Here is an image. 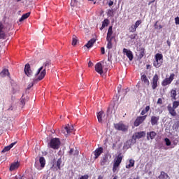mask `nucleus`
Masks as SVG:
<instances>
[{
  "instance_id": "b1692460",
  "label": "nucleus",
  "mask_w": 179,
  "mask_h": 179,
  "mask_svg": "<svg viewBox=\"0 0 179 179\" xmlns=\"http://www.w3.org/2000/svg\"><path fill=\"white\" fill-rule=\"evenodd\" d=\"M171 97L172 98V100H177V90L176 89H172L171 90Z\"/></svg>"
},
{
  "instance_id": "de8ad7c7",
  "label": "nucleus",
  "mask_w": 179,
  "mask_h": 179,
  "mask_svg": "<svg viewBox=\"0 0 179 179\" xmlns=\"http://www.w3.org/2000/svg\"><path fill=\"white\" fill-rule=\"evenodd\" d=\"M157 103V104H163V100H162V98H159Z\"/></svg>"
},
{
  "instance_id": "e433bc0d",
  "label": "nucleus",
  "mask_w": 179,
  "mask_h": 179,
  "mask_svg": "<svg viewBox=\"0 0 179 179\" xmlns=\"http://www.w3.org/2000/svg\"><path fill=\"white\" fill-rule=\"evenodd\" d=\"M109 23H110V21L108 19H105L102 22L103 27H107Z\"/></svg>"
},
{
  "instance_id": "79ce46f5",
  "label": "nucleus",
  "mask_w": 179,
  "mask_h": 179,
  "mask_svg": "<svg viewBox=\"0 0 179 179\" xmlns=\"http://www.w3.org/2000/svg\"><path fill=\"white\" fill-rule=\"evenodd\" d=\"M78 179H89V175L85 174V175L81 176L80 178H79Z\"/></svg>"
},
{
  "instance_id": "8fccbe9b",
  "label": "nucleus",
  "mask_w": 179,
  "mask_h": 179,
  "mask_svg": "<svg viewBox=\"0 0 179 179\" xmlns=\"http://www.w3.org/2000/svg\"><path fill=\"white\" fill-rule=\"evenodd\" d=\"M117 169H118V166H115V165L113 164V173H115Z\"/></svg>"
},
{
  "instance_id": "39448f33",
  "label": "nucleus",
  "mask_w": 179,
  "mask_h": 179,
  "mask_svg": "<svg viewBox=\"0 0 179 179\" xmlns=\"http://www.w3.org/2000/svg\"><path fill=\"white\" fill-rule=\"evenodd\" d=\"M176 76V74L171 73L169 76V78H165L164 80L162 82V86H167L169 85H171V82L174 80V78Z\"/></svg>"
},
{
  "instance_id": "a19ab883",
  "label": "nucleus",
  "mask_w": 179,
  "mask_h": 179,
  "mask_svg": "<svg viewBox=\"0 0 179 179\" xmlns=\"http://www.w3.org/2000/svg\"><path fill=\"white\" fill-rule=\"evenodd\" d=\"M165 142H166V146H170V145H171V141H170V139L167 138H165Z\"/></svg>"
},
{
  "instance_id": "393cba45",
  "label": "nucleus",
  "mask_w": 179,
  "mask_h": 179,
  "mask_svg": "<svg viewBox=\"0 0 179 179\" xmlns=\"http://www.w3.org/2000/svg\"><path fill=\"white\" fill-rule=\"evenodd\" d=\"M9 70L4 69L2 70V71L0 73V76L1 78H5V76H9Z\"/></svg>"
},
{
  "instance_id": "4d7b16f0",
  "label": "nucleus",
  "mask_w": 179,
  "mask_h": 179,
  "mask_svg": "<svg viewBox=\"0 0 179 179\" xmlns=\"http://www.w3.org/2000/svg\"><path fill=\"white\" fill-rule=\"evenodd\" d=\"M167 44L170 47V45H171V43L169 41H167Z\"/></svg>"
},
{
  "instance_id": "5fc2aeb1",
  "label": "nucleus",
  "mask_w": 179,
  "mask_h": 179,
  "mask_svg": "<svg viewBox=\"0 0 179 179\" xmlns=\"http://www.w3.org/2000/svg\"><path fill=\"white\" fill-rule=\"evenodd\" d=\"M69 153L70 155H72L73 153V148H71V149L69 150Z\"/></svg>"
},
{
  "instance_id": "680f3d73",
  "label": "nucleus",
  "mask_w": 179,
  "mask_h": 179,
  "mask_svg": "<svg viewBox=\"0 0 179 179\" xmlns=\"http://www.w3.org/2000/svg\"><path fill=\"white\" fill-rule=\"evenodd\" d=\"M118 178V176H115L114 178H113V179H117Z\"/></svg>"
},
{
  "instance_id": "6e6552de",
  "label": "nucleus",
  "mask_w": 179,
  "mask_h": 179,
  "mask_svg": "<svg viewBox=\"0 0 179 179\" xmlns=\"http://www.w3.org/2000/svg\"><path fill=\"white\" fill-rule=\"evenodd\" d=\"M145 136H146V131L136 132L133 135L132 139H134V141H136V139H141V138H145Z\"/></svg>"
},
{
  "instance_id": "3c124183",
  "label": "nucleus",
  "mask_w": 179,
  "mask_h": 179,
  "mask_svg": "<svg viewBox=\"0 0 179 179\" xmlns=\"http://www.w3.org/2000/svg\"><path fill=\"white\" fill-rule=\"evenodd\" d=\"M114 5V1L110 0L108 1V6H113Z\"/></svg>"
},
{
  "instance_id": "7c9ffc66",
  "label": "nucleus",
  "mask_w": 179,
  "mask_h": 179,
  "mask_svg": "<svg viewBox=\"0 0 179 179\" xmlns=\"http://www.w3.org/2000/svg\"><path fill=\"white\" fill-rule=\"evenodd\" d=\"M155 59H157V61H161V62L163 63V55L160 53H157L155 55Z\"/></svg>"
},
{
  "instance_id": "a878e982",
  "label": "nucleus",
  "mask_w": 179,
  "mask_h": 179,
  "mask_svg": "<svg viewBox=\"0 0 179 179\" xmlns=\"http://www.w3.org/2000/svg\"><path fill=\"white\" fill-rule=\"evenodd\" d=\"M153 65L155 68H160V66L163 65V63L160 60L155 59L153 62Z\"/></svg>"
},
{
  "instance_id": "864d4df0",
  "label": "nucleus",
  "mask_w": 179,
  "mask_h": 179,
  "mask_svg": "<svg viewBox=\"0 0 179 179\" xmlns=\"http://www.w3.org/2000/svg\"><path fill=\"white\" fill-rule=\"evenodd\" d=\"M88 66H89V68L93 66V62H92V61H90V62H88Z\"/></svg>"
},
{
  "instance_id": "ea45409f",
  "label": "nucleus",
  "mask_w": 179,
  "mask_h": 179,
  "mask_svg": "<svg viewBox=\"0 0 179 179\" xmlns=\"http://www.w3.org/2000/svg\"><path fill=\"white\" fill-rule=\"evenodd\" d=\"M136 29L137 28H135V25H131V27L129 28V30L131 33H134L136 31Z\"/></svg>"
},
{
  "instance_id": "4be33fe9",
  "label": "nucleus",
  "mask_w": 179,
  "mask_h": 179,
  "mask_svg": "<svg viewBox=\"0 0 179 179\" xmlns=\"http://www.w3.org/2000/svg\"><path fill=\"white\" fill-rule=\"evenodd\" d=\"M106 38H114V36H113V26L109 27Z\"/></svg>"
},
{
  "instance_id": "4468645a",
  "label": "nucleus",
  "mask_w": 179,
  "mask_h": 179,
  "mask_svg": "<svg viewBox=\"0 0 179 179\" xmlns=\"http://www.w3.org/2000/svg\"><path fill=\"white\" fill-rule=\"evenodd\" d=\"M167 109H168L169 114L172 117H176L177 115V112L176 111V109L174 108H173L171 104L168 105Z\"/></svg>"
},
{
  "instance_id": "49530a36",
  "label": "nucleus",
  "mask_w": 179,
  "mask_h": 179,
  "mask_svg": "<svg viewBox=\"0 0 179 179\" xmlns=\"http://www.w3.org/2000/svg\"><path fill=\"white\" fill-rule=\"evenodd\" d=\"M20 103L22 106H24V104H26V100L23 99V96L21 99Z\"/></svg>"
},
{
  "instance_id": "f704fd0d",
  "label": "nucleus",
  "mask_w": 179,
  "mask_h": 179,
  "mask_svg": "<svg viewBox=\"0 0 179 179\" xmlns=\"http://www.w3.org/2000/svg\"><path fill=\"white\" fill-rule=\"evenodd\" d=\"M159 23V21H157L155 24H154V27L155 30H161V29H163V26L162 24H157Z\"/></svg>"
},
{
  "instance_id": "c9c22d12",
  "label": "nucleus",
  "mask_w": 179,
  "mask_h": 179,
  "mask_svg": "<svg viewBox=\"0 0 179 179\" xmlns=\"http://www.w3.org/2000/svg\"><path fill=\"white\" fill-rule=\"evenodd\" d=\"M78 44V38L73 35L72 38V45H76Z\"/></svg>"
},
{
  "instance_id": "c85d7f7f",
  "label": "nucleus",
  "mask_w": 179,
  "mask_h": 179,
  "mask_svg": "<svg viewBox=\"0 0 179 179\" xmlns=\"http://www.w3.org/2000/svg\"><path fill=\"white\" fill-rule=\"evenodd\" d=\"M39 162L41 167L44 168L45 166V158H44V157H41L39 158Z\"/></svg>"
},
{
  "instance_id": "bb28decb",
  "label": "nucleus",
  "mask_w": 179,
  "mask_h": 179,
  "mask_svg": "<svg viewBox=\"0 0 179 179\" xmlns=\"http://www.w3.org/2000/svg\"><path fill=\"white\" fill-rule=\"evenodd\" d=\"M103 115H104V112L100 111L97 113V118L99 122H103Z\"/></svg>"
},
{
  "instance_id": "1a4fd4ad",
  "label": "nucleus",
  "mask_w": 179,
  "mask_h": 179,
  "mask_svg": "<svg viewBox=\"0 0 179 179\" xmlns=\"http://www.w3.org/2000/svg\"><path fill=\"white\" fill-rule=\"evenodd\" d=\"M24 71V73H25V75H27V76H33V71H31L29 64H25Z\"/></svg>"
},
{
  "instance_id": "412c9836",
  "label": "nucleus",
  "mask_w": 179,
  "mask_h": 179,
  "mask_svg": "<svg viewBox=\"0 0 179 179\" xmlns=\"http://www.w3.org/2000/svg\"><path fill=\"white\" fill-rule=\"evenodd\" d=\"M113 38H106V41H108L106 48L111 50L113 48Z\"/></svg>"
},
{
  "instance_id": "2eb2a0df",
  "label": "nucleus",
  "mask_w": 179,
  "mask_h": 179,
  "mask_svg": "<svg viewBox=\"0 0 179 179\" xmlns=\"http://www.w3.org/2000/svg\"><path fill=\"white\" fill-rule=\"evenodd\" d=\"M20 166V163L19 162H13L10 166V171H13L14 170H16L17 169H19V166Z\"/></svg>"
},
{
  "instance_id": "603ef678",
  "label": "nucleus",
  "mask_w": 179,
  "mask_h": 179,
  "mask_svg": "<svg viewBox=\"0 0 179 179\" xmlns=\"http://www.w3.org/2000/svg\"><path fill=\"white\" fill-rule=\"evenodd\" d=\"M101 54H103V55L106 54V50H105V49H104V47H102V48H101Z\"/></svg>"
},
{
  "instance_id": "dca6fc26",
  "label": "nucleus",
  "mask_w": 179,
  "mask_h": 179,
  "mask_svg": "<svg viewBox=\"0 0 179 179\" xmlns=\"http://www.w3.org/2000/svg\"><path fill=\"white\" fill-rule=\"evenodd\" d=\"M122 162V156H121V154L118 155L116 160L115 161V163L113 164V165H115V166H120V164H121V162Z\"/></svg>"
},
{
  "instance_id": "0eeeda50",
  "label": "nucleus",
  "mask_w": 179,
  "mask_h": 179,
  "mask_svg": "<svg viewBox=\"0 0 179 179\" xmlns=\"http://www.w3.org/2000/svg\"><path fill=\"white\" fill-rule=\"evenodd\" d=\"M73 131V126L72 124L66 125L64 129H63L62 130V132L65 135V136H68V135H69V134H71V132Z\"/></svg>"
},
{
  "instance_id": "e2e57ef3",
  "label": "nucleus",
  "mask_w": 179,
  "mask_h": 179,
  "mask_svg": "<svg viewBox=\"0 0 179 179\" xmlns=\"http://www.w3.org/2000/svg\"><path fill=\"white\" fill-rule=\"evenodd\" d=\"M103 29H104V27H103V25H102L101 27L100 28V30H103Z\"/></svg>"
},
{
  "instance_id": "6e6d98bb",
  "label": "nucleus",
  "mask_w": 179,
  "mask_h": 179,
  "mask_svg": "<svg viewBox=\"0 0 179 179\" xmlns=\"http://www.w3.org/2000/svg\"><path fill=\"white\" fill-rule=\"evenodd\" d=\"M0 29H3V24L0 21Z\"/></svg>"
},
{
  "instance_id": "052dcab7",
  "label": "nucleus",
  "mask_w": 179,
  "mask_h": 179,
  "mask_svg": "<svg viewBox=\"0 0 179 179\" xmlns=\"http://www.w3.org/2000/svg\"><path fill=\"white\" fill-rule=\"evenodd\" d=\"M146 67H147V69H149V68H150V65L147 64V65H146Z\"/></svg>"
},
{
  "instance_id": "5701e85b",
  "label": "nucleus",
  "mask_w": 179,
  "mask_h": 179,
  "mask_svg": "<svg viewBox=\"0 0 179 179\" xmlns=\"http://www.w3.org/2000/svg\"><path fill=\"white\" fill-rule=\"evenodd\" d=\"M94 43H96V39L92 38L87 42V43L85 45V47H87V48H92Z\"/></svg>"
},
{
  "instance_id": "f3484780",
  "label": "nucleus",
  "mask_w": 179,
  "mask_h": 179,
  "mask_svg": "<svg viewBox=\"0 0 179 179\" xmlns=\"http://www.w3.org/2000/svg\"><path fill=\"white\" fill-rule=\"evenodd\" d=\"M17 143V142H14L12 143L11 144H10L8 146L5 147L3 150L1 151L2 153H5V152H9V150H10V149H12V148H13V146L15 145H16Z\"/></svg>"
},
{
  "instance_id": "58836bf2",
  "label": "nucleus",
  "mask_w": 179,
  "mask_h": 179,
  "mask_svg": "<svg viewBox=\"0 0 179 179\" xmlns=\"http://www.w3.org/2000/svg\"><path fill=\"white\" fill-rule=\"evenodd\" d=\"M140 24H142V20H137V21L135 22L134 28L138 29V27H139V25H140Z\"/></svg>"
},
{
  "instance_id": "bf43d9fd",
  "label": "nucleus",
  "mask_w": 179,
  "mask_h": 179,
  "mask_svg": "<svg viewBox=\"0 0 179 179\" xmlns=\"http://www.w3.org/2000/svg\"><path fill=\"white\" fill-rule=\"evenodd\" d=\"M145 54V52H144V50H143L142 51H141V56L142 57H143V55Z\"/></svg>"
},
{
  "instance_id": "2f4dec72",
  "label": "nucleus",
  "mask_w": 179,
  "mask_h": 179,
  "mask_svg": "<svg viewBox=\"0 0 179 179\" xmlns=\"http://www.w3.org/2000/svg\"><path fill=\"white\" fill-rule=\"evenodd\" d=\"M29 16H30L29 12L22 15V17H20V19L19 20V22H23V20H25V19H27V17H29Z\"/></svg>"
},
{
  "instance_id": "423d86ee",
  "label": "nucleus",
  "mask_w": 179,
  "mask_h": 179,
  "mask_svg": "<svg viewBox=\"0 0 179 179\" xmlns=\"http://www.w3.org/2000/svg\"><path fill=\"white\" fill-rule=\"evenodd\" d=\"M148 118V115L144 116H138L134 122V127H139L141 124H143V122Z\"/></svg>"
},
{
  "instance_id": "f8f14e48",
  "label": "nucleus",
  "mask_w": 179,
  "mask_h": 179,
  "mask_svg": "<svg viewBox=\"0 0 179 179\" xmlns=\"http://www.w3.org/2000/svg\"><path fill=\"white\" fill-rule=\"evenodd\" d=\"M95 71L97 73H99V75L103 73L104 71H103V65L101 63L99 62L95 65Z\"/></svg>"
},
{
  "instance_id": "c756f323",
  "label": "nucleus",
  "mask_w": 179,
  "mask_h": 179,
  "mask_svg": "<svg viewBox=\"0 0 179 179\" xmlns=\"http://www.w3.org/2000/svg\"><path fill=\"white\" fill-rule=\"evenodd\" d=\"M6 38V34L3 31V28H0V39L5 40Z\"/></svg>"
},
{
  "instance_id": "0e129e2a",
  "label": "nucleus",
  "mask_w": 179,
  "mask_h": 179,
  "mask_svg": "<svg viewBox=\"0 0 179 179\" xmlns=\"http://www.w3.org/2000/svg\"><path fill=\"white\" fill-rule=\"evenodd\" d=\"M176 126H177V128H178V127H179V122L177 123Z\"/></svg>"
},
{
  "instance_id": "c03bdc74",
  "label": "nucleus",
  "mask_w": 179,
  "mask_h": 179,
  "mask_svg": "<svg viewBox=\"0 0 179 179\" xmlns=\"http://www.w3.org/2000/svg\"><path fill=\"white\" fill-rule=\"evenodd\" d=\"M122 92L124 96H125L128 93V92H129V89L126 88L124 90H122Z\"/></svg>"
},
{
  "instance_id": "aec40b11",
  "label": "nucleus",
  "mask_w": 179,
  "mask_h": 179,
  "mask_svg": "<svg viewBox=\"0 0 179 179\" xmlns=\"http://www.w3.org/2000/svg\"><path fill=\"white\" fill-rule=\"evenodd\" d=\"M159 179H170V176L164 171H161L160 175L158 176Z\"/></svg>"
},
{
  "instance_id": "774afa93",
  "label": "nucleus",
  "mask_w": 179,
  "mask_h": 179,
  "mask_svg": "<svg viewBox=\"0 0 179 179\" xmlns=\"http://www.w3.org/2000/svg\"><path fill=\"white\" fill-rule=\"evenodd\" d=\"M74 1V2H76V0H73Z\"/></svg>"
},
{
  "instance_id": "f257e3e1",
  "label": "nucleus",
  "mask_w": 179,
  "mask_h": 179,
  "mask_svg": "<svg viewBox=\"0 0 179 179\" xmlns=\"http://www.w3.org/2000/svg\"><path fill=\"white\" fill-rule=\"evenodd\" d=\"M51 66V61L48 60L43 64V66H41L38 69V71L36 73V76H38L36 79L34 80V82H40V80H43L44 78H45V75H47V68H50Z\"/></svg>"
},
{
  "instance_id": "69168bd1",
  "label": "nucleus",
  "mask_w": 179,
  "mask_h": 179,
  "mask_svg": "<svg viewBox=\"0 0 179 179\" xmlns=\"http://www.w3.org/2000/svg\"><path fill=\"white\" fill-rule=\"evenodd\" d=\"M117 92H118V93H120V92H121V89L118 90Z\"/></svg>"
},
{
  "instance_id": "ddd939ff",
  "label": "nucleus",
  "mask_w": 179,
  "mask_h": 179,
  "mask_svg": "<svg viewBox=\"0 0 179 179\" xmlns=\"http://www.w3.org/2000/svg\"><path fill=\"white\" fill-rule=\"evenodd\" d=\"M104 149L103 148V147H99L98 148H96L94 151V159H99V157L100 156V155H101V153H103Z\"/></svg>"
},
{
  "instance_id": "f03ea898",
  "label": "nucleus",
  "mask_w": 179,
  "mask_h": 179,
  "mask_svg": "<svg viewBox=\"0 0 179 179\" xmlns=\"http://www.w3.org/2000/svg\"><path fill=\"white\" fill-rule=\"evenodd\" d=\"M114 127L117 131H122V132H127L129 128L128 125L124 124L122 122L114 124Z\"/></svg>"
},
{
  "instance_id": "473e14b6",
  "label": "nucleus",
  "mask_w": 179,
  "mask_h": 179,
  "mask_svg": "<svg viewBox=\"0 0 179 179\" xmlns=\"http://www.w3.org/2000/svg\"><path fill=\"white\" fill-rule=\"evenodd\" d=\"M135 166V161L133 159L129 160V164L126 165V169H131V167H134Z\"/></svg>"
},
{
  "instance_id": "9b49d317",
  "label": "nucleus",
  "mask_w": 179,
  "mask_h": 179,
  "mask_svg": "<svg viewBox=\"0 0 179 179\" xmlns=\"http://www.w3.org/2000/svg\"><path fill=\"white\" fill-rule=\"evenodd\" d=\"M124 54H126L127 58H129V61H132L134 59V55L132 54V51L129 50L127 48L123 49Z\"/></svg>"
},
{
  "instance_id": "4c0bfd02",
  "label": "nucleus",
  "mask_w": 179,
  "mask_h": 179,
  "mask_svg": "<svg viewBox=\"0 0 179 179\" xmlns=\"http://www.w3.org/2000/svg\"><path fill=\"white\" fill-rule=\"evenodd\" d=\"M178 106H179V101H174L173 102V106H172V108H175V110H176V108H178Z\"/></svg>"
},
{
  "instance_id": "72a5a7b5",
  "label": "nucleus",
  "mask_w": 179,
  "mask_h": 179,
  "mask_svg": "<svg viewBox=\"0 0 179 179\" xmlns=\"http://www.w3.org/2000/svg\"><path fill=\"white\" fill-rule=\"evenodd\" d=\"M61 164H62V159H61V158H59L56 162L57 170H61Z\"/></svg>"
},
{
  "instance_id": "a18cd8bd",
  "label": "nucleus",
  "mask_w": 179,
  "mask_h": 179,
  "mask_svg": "<svg viewBox=\"0 0 179 179\" xmlns=\"http://www.w3.org/2000/svg\"><path fill=\"white\" fill-rule=\"evenodd\" d=\"M136 36H137L136 34H134L130 35L131 40H135V38H136Z\"/></svg>"
},
{
  "instance_id": "9d476101",
  "label": "nucleus",
  "mask_w": 179,
  "mask_h": 179,
  "mask_svg": "<svg viewBox=\"0 0 179 179\" xmlns=\"http://www.w3.org/2000/svg\"><path fill=\"white\" fill-rule=\"evenodd\" d=\"M159 120H160V116H152L150 120L151 125L152 127H155V125H158Z\"/></svg>"
},
{
  "instance_id": "37998d69",
  "label": "nucleus",
  "mask_w": 179,
  "mask_h": 179,
  "mask_svg": "<svg viewBox=\"0 0 179 179\" xmlns=\"http://www.w3.org/2000/svg\"><path fill=\"white\" fill-rule=\"evenodd\" d=\"M113 13H114V11L113 10V9H109L108 10V16H113Z\"/></svg>"
},
{
  "instance_id": "13d9d810",
  "label": "nucleus",
  "mask_w": 179,
  "mask_h": 179,
  "mask_svg": "<svg viewBox=\"0 0 179 179\" xmlns=\"http://www.w3.org/2000/svg\"><path fill=\"white\" fill-rule=\"evenodd\" d=\"M97 179H103V176L101 175H100V176H98Z\"/></svg>"
},
{
  "instance_id": "6ab92c4d",
  "label": "nucleus",
  "mask_w": 179,
  "mask_h": 179,
  "mask_svg": "<svg viewBox=\"0 0 179 179\" xmlns=\"http://www.w3.org/2000/svg\"><path fill=\"white\" fill-rule=\"evenodd\" d=\"M141 80L146 85V86H149L150 85V83L149 82V79H148V76L146 75L143 74L141 76Z\"/></svg>"
},
{
  "instance_id": "7ed1b4c3",
  "label": "nucleus",
  "mask_w": 179,
  "mask_h": 179,
  "mask_svg": "<svg viewBox=\"0 0 179 179\" xmlns=\"http://www.w3.org/2000/svg\"><path fill=\"white\" fill-rule=\"evenodd\" d=\"M50 148L51 149H59V146L61 145V141H59V138H55L51 139L50 142L48 143Z\"/></svg>"
},
{
  "instance_id": "a211bd4d",
  "label": "nucleus",
  "mask_w": 179,
  "mask_h": 179,
  "mask_svg": "<svg viewBox=\"0 0 179 179\" xmlns=\"http://www.w3.org/2000/svg\"><path fill=\"white\" fill-rule=\"evenodd\" d=\"M157 135L155 131H150L147 133V139L149 141V139H155L156 138V136Z\"/></svg>"
},
{
  "instance_id": "20e7f679",
  "label": "nucleus",
  "mask_w": 179,
  "mask_h": 179,
  "mask_svg": "<svg viewBox=\"0 0 179 179\" xmlns=\"http://www.w3.org/2000/svg\"><path fill=\"white\" fill-rule=\"evenodd\" d=\"M159 75L155 74L153 76L152 80L151 81V87L152 90H156V89L159 86Z\"/></svg>"
},
{
  "instance_id": "09e8293b",
  "label": "nucleus",
  "mask_w": 179,
  "mask_h": 179,
  "mask_svg": "<svg viewBox=\"0 0 179 179\" xmlns=\"http://www.w3.org/2000/svg\"><path fill=\"white\" fill-rule=\"evenodd\" d=\"M175 23L176 24H179V17L175 18Z\"/></svg>"
},
{
  "instance_id": "338daca9",
  "label": "nucleus",
  "mask_w": 179,
  "mask_h": 179,
  "mask_svg": "<svg viewBox=\"0 0 179 179\" xmlns=\"http://www.w3.org/2000/svg\"><path fill=\"white\" fill-rule=\"evenodd\" d=\"M178 82H176V85H178Z\"/></svg>"
},
{
  "instance_id": "cd10ccee",
  "label": "nucleus",
  "mask_w": 179,
  "mask_h": 179,
  "mask_svg": "<svg viewBox=\"0 0 179 179\" xmlns=\"http://www.w3.org/2000/svg\"><path fill=\"white\" fill-rule=\"evenodd\" d=\"M150 110V106H147L145 109H143L141 113V115L145 116L147 114V113H149V110Z\"/></svg>"
}]
</instances>
